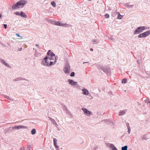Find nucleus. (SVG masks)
<instances>
[{"instance_id": "obj_33", "label": "nucleus", "mask_w": 150, "mask_h": 150, "mask_svg": "<svg viewBox=\"0 0 150 150\" xmlns=\"http://www.w3.org/2000/svg\"><path fill=\"white\" fill-rule=\"evenodd\" d=\"M39 45H36V46H38Z\"/></svg>"}, {"instance_id": "obj_2", "label": "nucleus", "mask_w": 150, "mask_h": 150, "mask_svg": "<svg viewBox=\"0 0 150 150\" xmlns=\"http://www.w3.org/2000/svg\"><path fill=\"white\" fill-rule=\"evenodd\" d=\"M50 59L49 57H46L42 61V63L44 65L46 66L51 65Z\"/></svg>"}, {"instance_id": "obj_34", "label": "nucleus", "mask_w": 150, "mask_h": 150, "mask_svg": "<svg viewBox=\"0 0 150 150\" xmlns=\"http://www.w3.org/2000/svg\"><path fill=\"white\" fill-rule=\"evenodd\" d=\"M87 62H83V64H84V63H87Z\"/></svg>"}, {"instance_id": "obj_7", "label": "nucleus", "mask_w": 150, "mask_h": 150, "mask_svg": "<svg viewBox=\"0 0 150 150\" xmlns=\"http://www.w3.org/2000/svg\"><path fill=\"white\" fill-rule=\"evenodd\" d=\"M63 70L65 73H68L69 72L70 66L69 65L66 66L64 69Z\"/></svg>"}, {"instance_id": "obj_13", "label": "nucleus", "mask_w": 150, "mask_h": 150, "mask_svg": "<svg viewBox=\"0 0 150 150\" xmlns=\"http://www.w3.org/2000/svg\"><path fill=\"white\" fill-rule=\"evenodd\" d=\"M125 112H126L125 110H123V111L120 112L119 113V115L120 116L121 115H123Z\"/></svg>"}, {"instance_id": "obj_21", "label": "nucleus", "mask_w": 150, "mask_h": 150, "mask_svg": "<svg viewBox=\"0 0 150 150\" xmlns=\"http://www.w3.org/2000/svg\"><path fill=\"white\" fill-rule=\"evenodd\" d=\"M105 16L106 18H108L109 17V15L108 14H105Z\"/></svg>"}, {"instance_id": "obj_35", "label": "nucleus", "mask_w": 150, "mask_h": 150, "mask_svg": "<svg viewBox=\"0 0 150 150\" xmlns=\"http://www.w3.org/2000/svg\"><path fill=\"white\" fill-rule=\"evenodd\" d=\"M22 48H21L20 49V50H21V49Z\"/></svg>"}, {"instance_id": "obj_18", "label": "nucleus", "mask_w": 150, "mask_h": 150, "mask_svg": "<svg viewBox=\"0 0 150 150\" xmlns=\"http://www.w3.org/2000/svg\"><path fill=\"white\" fill-rule=\"evenodd\" d=\"M22 128H24V126H19L16 127V128L17 129H19Z\"/></svg>"}, {"instance_id": "obj_17", "label": "nucleus", "mask_w": 150, "mask_h": 150, "mask_svg": "<svg viewBox=\"0 0 150 150\" xmlns=\"http://www.w3.org/2000/svg\"><path fill=\"white\" fill-rule=\"evenodd\" d=\"M36 133V130L35 129H33L31 131V134H35Z\"/></svg>"}, {"instance_id": "obj_29", "label": "nucleus", "mask_w": 150, "mask_h": 150, "mask_svg": "<svg viewBox=\"0 0 150 150\" xmlns=\"http://www.w3.org/2000/svg\"><path fill=\"white\" fill-rule=\"evenodd\" d=\"M113 150H118L116 147H114L113 149Z\"/></svg>"}, {"instance_id": "obj_32", "label": "nucleus", "mask_w": 150, "mask_h": 150, "mask_svg": "<svg viewBox=\"0 0 150 150\" xmlns=\"http://www.w3.org/2000/svg\"><path fill=\"white\" fill-rule=\"evenodd\" d=\"M2 16V15L1 14H0V18H1V17Z\"/></svg>"}, {"instance_id": "obj_28", "label": "nucleus", "mask_w": 150, "mask_h": 150, "mask_svg": "<svg viewBox=\"0 0 150 150\" xmlns=\"http://www.w3.org/2000/svg\"><path fill=\"white\" fill-rule=\"evenodd\" d=\"M4 28H5V29H6V28H7V25H6V24H4Z\"/></svg>"}, {"instance_id": "obj_10", "label": "nucleus", "mask_w": 150, "mask_h": 150, "mask_svg": "<svg viewBox=\"0 0 150 150\" xmlns=\"http://www.w3.org/2000/svg\"><path fill=\"white\" fill-rule=\"evenodd\" d=\"M69 82L70 84L73 85H76L77 83V82H74L73 80L71 79L69 80Z\"/></svg>"}, {"instance_id": "obj_8", "label": "nucleus", "mask_w": 150, "mask_h": 150, "mask_svg": "<svg viewBox=\"0 0 150 150\" xmlns=\"http://www.w3.org/2000/svg\"><path fill=\"white\" fill-rule=\"evenodd\" d=\"M47 55L48 56V57H51L53 56H55L54 54H53L50 50H49L47 53Z\"/></svg>"}, {"instance_id": "obj_11", "label": "nucleus", "mask_w": 150, "mask_h": 150, "mask_svg": "<svg viewBox=\"0 0 150 150\" xmlns=\"http://www.w3.org/2000/svg\"><path fill=\"white\" fill-rule=\"evenodd\" d=\"M83 94L85 95H88V91L86 89H84L82 90Z\"/></svg>"}, {"instance_id": "obj_5", "label": "nucleus", "mask_w": 150, "mask_h": 150, "mask_svg": "<svg viewBox=\"0 0 150 150\" xmlns=\"http://www.w3.org/2000/svg\"><path fill=\"white\" fill-rule=\"evenodd\" d=\"M52 21V24H54V25L59 26H64V25H65V24H64L61 23L59 21L58 22H54V21L53 20H51Z\"/></svg>"}, {"instance_id": "obj_19", "label": "nucleus", "mask_w": 150, "mask_h": 150, "mask_svg": "<svg viewBox=\"0 0 150 150\" xmlns=\"http://www.w3.org/2000/svg\"><path fill=\"white\" fill-rule=\"evenodd\" d=\"M51 4L54 7H55L56 6V4L54 1H52L51 2Z\"/></svg>"}, {"instance_id": "obj_6", "label": "nucleus", "mask_w": 150, "mask_h": 150, "mask_svg": "<svg viewBox=\"0 0 150 150\" xmlns=\"http://www.w3.org/2000/svg\"><path fill=\"white\" fill-rule=\"evenodd\" d=\"M49 58H50V60L51 63V65H53L55 63L56 61V58L55 56H53L51 57H49Z\"/></svg>"}, {"instance_id": "obj_1", "label": "nucleus", "mask_w": 150, "mask_h": 150, "mask_svg": "<svg viewBox=\"0 0 150 150\" xmlns=\"http://www.w3.org/2000/svg\"><path fill=\"white\" fill-rule=\"evenodd\" d=\"M25 2L24 0H21L16 3V4H14L12 6V8L13 9H17L23 7L25 4Z\"/></svg>"}, {"instance_id": "obj_15", "label": "nucleus", "mask_w": 150, "mask_h": 150, "mask_svg": "<svg viewBox=\"0 0 150 150\" xmlns=\"http://www.w3.org/2000/svg\"><path fill=\"white\" fill-rule=\"evenodd\" d=\"M118 18L119 19H121L122 17V16L119 13H118Z\"/></svg>"}, {"instance_id": "obj_12", "label": "nucleus", "mask_w": 150, "mask_h": 150, "mask_svg": "<svg viewBox=\"0 0 150 150\" xmlns=\"http://www.w3.org/2000/svg\"><path fill=\"white\" fill-rule=\"evenodd\" d=\"M1 62L4 64V65H5V66H6L9 67V66L6 63V62L4 60L1 59Z\"/></svg>"}, {"instance_id": "obj_4", "label": "nucleus", "mask_w": 150, "mask_h": 150, "mask_svg": "<svg viewBox=\"0 0 150 150\" xmlns=\"http://www.w3.org/2000/svg\"><path fill=\"white\" fill-rule=\"evenodd\" d=\"M150 34L149 31L145 32L143 33L140 34L138 35V37L139 38H142L145 37L149 35Z\"/></svg>"}, {"instance_id": "obj_26", "label": "nucleus", "mask_w": 150, "mask_h": 150, "mask_svg": "<svg viewBox=\"0 0 150 150\" xmlns=\"http://www.w3.org/2000/svg\"><path fill=\"white\" fill-rule=\"evenodd\" d=\"M53 141L54 142V144H57V140L55 138H54L53 139Z\"/></svg>"}, {"instance_id": "obj_31", "label": "nucleus", "mask_w": 150, "mask_h": 150, "mask_svg": "<svg viewBox=\"0 0 150 150\" xmlns=\"http://www.w3.org/2000/svg\"><path fill=\"white\" fill-rule=\"evenodd\" d=\"M90 50H91V51H93V49L91 48L90 49Z\"/></svg>"}, {"instance_id": "obj_14", "label": "nucleus", "mask_w": 150, "mask_h": 150, "mask_svg": "<svg viewBox=\"0 0 150 150\" xmlns=\"http://www.w3.org/2000/svg\"><path fill=\"white\" fill-rule=\"evenodd\" d=\"M20 16H21L23 17L24 18L26 17V16L25 15V14L23 12H21V13H20Z\"/></svg>"}, {"instance_id": "obj_20", "label": "nucleus", "mask_w": 150, "mask_h": 150, "mask_svg": "<svg viewBox=\"0 0 150 150\" xmlns=\"http://www.w3.org/2000/svg\"><path fill=\"white\" fill-rule=\"evenodd\" d=\"M128 133L129 134H130V131H131V129H130V127L129 126H128Z\"/></svg>"}, {"instance_id": "obj_22", "label": "nucleus", "mask_w": 150, "mask_h": 150, "mask_svg": "<svg viewBox=\"0 0 150 150\" xmlns=\"http://www.w3.org/2000/svg\"><path fill=\"white\" fill-rule=\"evenodd\" d=\"M127 80L126 79H123L122 80V83H125L126 82Z\"/></svg>"}, {"instance_id": "obj_30", "label": "nucleus", "mask_w": 150, "mask_h": 150, "mask_svg": "<svg viewBox=\"0 0 150 150\" xmlns=\"http://www.w3.org/2000/svg\"><path fill=\"white\" fill-rule=\"evenodd\" d=\"M126 125L127 126V127H128V126H129V124L128 123H126Z\"/></svg>"}, {"instance_id": "obj_24", "label": "nucleus", "mask_w": 150, "mask_h": 150, "mask_svg": "<svg viewBox=\"0 0 150 150\" xmlns=\"http://www.w3.org/2000/svg\"><path fill=\"white\" fill-rule=\"evenodd\" d=\"M74 74H75L74 72H72L70 74V76H74Z\"/></svg>"}, {"instance_id": "obj_16", "label": "nucleus", "mask_w": 150, "mask_h": 150, "mask_svg": "<svg viewBox=\"0 0 150 150\" xmlns=\"http://www.w3.org/2000/svg\"><path fill=\"white\" fill-rule=\"evenodd\" d=\"M127 146H125L122 147V150H127Z\"/></svg>"}, {"instance_id": "obj_3", "label": "nucleus", "mask_w": 150, "mask_h": 150, "mask_svg": "<svg viewBox=\"0 0 150 150\" xmlns=\"http://www.w3.org/2000/svg\"><path fill=\"white\" fill-rule=\"evenodd\" d=\"M145 29V28L144 26L139 27L137 29H136L134 32L135 34H139L140 33L142 32V30Z\"/></svg>"}, {"instance_id": "obj_27", "label": "nucleus", "mask_w": 150, "mask_h": 150, "mask_svg": "<svg viewBox=\"0 0 150 150\" xmlns=\"http://www.w3.org/2000/svg\"><path fill=\"white\" fill-rule=\"evenodd\" d=\"M55 146L57 148H58V146L57 145V144H54Z\"/></svg>"}, {"instance_id": "obj_9", "label": "nucleus", "mask_w": 150, "mask_h": 150, "mask_svg": "<svg viewBox=\"0 0 150 150\" xmlns=\"http://www.w3.org/2000/svg\"><path fill=\"white\" fill-rule=\"evenodd\" d=\"M82 110H83V111L85 113H86V114H89V115H90L91 114V112L89 111L87 109H86V108H82Z\"/></svg>"}, {"instance_id": "obj_25", "label": "nucleus", "mask_w": 150, "mask_h": 150, "mask_svg": "<svg viewBox=\"0 0 150 150\" xmlns=\"http://www.w3.org/2000/svg\"><path fill=\"white\" fill-rule=\"evenodd\" d=\"M16 35L18 37H20V38H23L22 37L20 36V35H19V34L16 33Z\"/></svg>"}, {"instance_id": "obj_23", "label": "nucleus", "mask_w": 150, "mask_h": 150, "mask_svg": "<svg viewBox=\"0 0 150 150\" xmlns=\"http://www.w3.org/2000/svg\"><path fill=\"white\" fill-rule=\"evenodd\" d=\"M15 14L17 15H20V13L18 12H17L15 13Z\"/></svg>"}]
</instances>
